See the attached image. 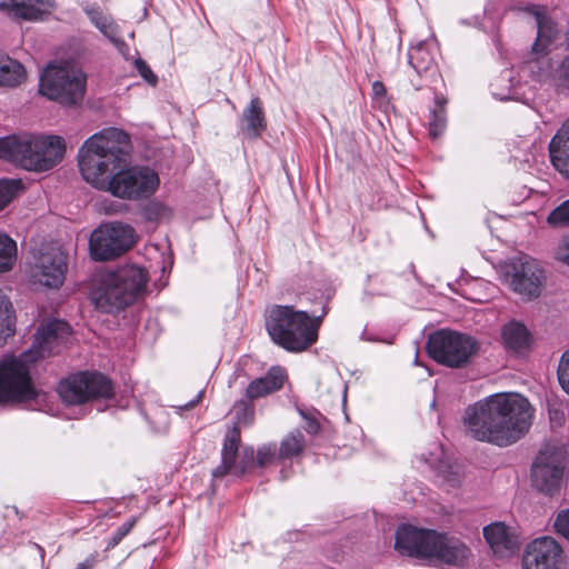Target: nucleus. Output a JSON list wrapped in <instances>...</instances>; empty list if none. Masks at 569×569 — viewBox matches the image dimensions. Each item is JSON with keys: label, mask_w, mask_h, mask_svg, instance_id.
Returning a JSON list of instances; mask_svg holds the SVG:
<instances>
[{"label": "nucleus", "mask_w": 569, "mask_h": 569, "mask_svg": "<svg viewBox=\"0 0 569 569\" xmlns=\"http://www.w3.org/2000/svg\"><path fill=\"white\" fill-rule=\"evenodd\" d=\"M565 553L552 537L543 536L530 541L523 551L522 569H562Z\"/></svg>", "instance_id": "dca6fc26"}, {"label": "nucleus", "mask_w": 569, "mask_h": 569, "mask_svg": "<svg viewBox=\"0 0 569 569\" xmlns=\"http://www.w3.org/2000/svg\"><path fill=\"white\" fill-rule=\"evenodd\" d=\"M130 137L118 128H108L88 138L78 152L82 178L98 190L106 191L120 167L127 166Z\"/></svg>", "instance_id": "7ed1b4c3"}, {"label": "nucleus", "mask_w": 569, "mask_h": 569, "mask_svg": "<svg viewBox=\"0 0 569 569\" xmlns=\"http://www.w3.org/2000/svg\"><path fill=\"white\" fill-rule=\"evenodd\" d=\"M147 220L159 221L171 217V210L159 201L149 202L143 210Z\"/></svg>", "instance_id": "e433bc0d"}, {"label": "nucleus", "mask_w": 569, "mask_h": 569, "mask_svg": "<svg viewBox=\"0 0 569 569\" xmlns=\"http://www.w3.org/2000/svg\"><path fill=\"white\" fill-rule=\"evenodd\" d=\"M438 538L435 558L451 565H460L468 559L470 550L463 542L441 533H438Z\"/></svg>", "instance_id": "b1692460"}, {"label": "nucleus", "mask_w": 569, "mask_h": 569, "mask_svg": "<svg viewBox=\"0 0 569 569\" xmlns=\"http://www.w3.org/2000/svg\"><path fill=\"white\" fill-rule=\"evenodd\" d=\"M532 419L529 401L519 393H496L469 406L463 416L472 439L507 447L523 437Z\"/></svg>", "instance_id": "f257e3e1"}, {"label": "nucleus", "mask_w": 569, "mask_h": 569, "mask_svg": "<svg viewBox=\"0 0 569 569\" xmlns=\"http://www.w3.org/2000/svg\"><path fill=\"white\" fill-rule=\"evenodd\" d=\"M76 569H91V566L83 562V563H80Z\"/></svg>", "instance_id": "8fccbe9b"}, {"label": "nucleus", "mask_w": 569, "mask_h": 569, "mask_svg": "<svg viewBox=\"0 0 569 569\" xmlns=\"http://www.w3.org/2000/svg\"><path fill=\"white\" fill-rule=\"evenodd\" d=\"M528 13L532 14L536 19L537 24V39L532 44L533 50L538 51V49L547 50L548 46L556 38L557 29L556 24L546 14L543 8L539 6H528L523 9Z\"/></svg>", "instance_id": "393cba45"}, {"label": "nucleus", "mask_w": 569, "mask_h": 569, "mask_svg": "<svg viewBox=\"0 0 569 569\" xmlns=\"http://www.w3.org/2000/svg\"><path fill=\"white\" fill-rule=\"evenodd\" d=\"M69 335L70 327L66 321L51 320L37 330L29 350L19 357L4 356L0 361V403L36 398L38 392L30 377V365L57 352Z\"/></svg>", "instance_id": "f03ea898"}, {"label": "nucleus", "mask_w": 569, "mask_h": 569, "mask_svg": "<svg viewBox=\"0 0 569 569\" xmlns=\"http://www.w3.org/2000/svg\"><path fill=\"white\" fill-rule=\"evenodd\" d=\"M567 41H568V44H569V30H568V33H567Z\"/></svg>", "instance_id": "3c124183"}, {"label": "nucleus", "mask_w": 569, "mask_h": 569, "mask_svg": "<svg viewBox=\"0 0 569 569\" xmlns=\"http://www.w3.org/2000/svg\"><path fill=\"white\" fill-rule=\"evenodd\" d=\"M555 257L557 260L569 266V234L563 237L556 249Z\"/></svg>", "instance_id": "a18cd8bd"}, {"label": "nucleus", "mask_w": 569, "mask_h": 569, "mask_svg": "<svg viewBox=\"0 0 569 569\" xmlns=\"http://www.w3.org/2000/svg\"><path fill=\"white\" fill-rule=\"evenodd\" d=\"M372 94L375 99H383L386 96V87L380 81H375L372 83Z\"/></svg>", "instance_id": "de8ad7c7"}, {"label": "nucleus", "mask_w": 569, "mask_h": 569, "mask_svg": "<svg viewBox=\"0 0 569 569\" xmlns=\"http://www.w3.org/2000/svg\"><path fill=\"white\" fill-rule=\"evenodd\" d=\"M441 475L443 481L448 483L449 487H457L461 483L463 475L460 466L450 465L446 470H441Z\"/></svg>", "instance_id": "a19ab883"}, {"label": "nucleus", "mask_w": 569, "mask_h": 569, "mask_svg": "<svg viewBox=\"0 0 569 569\" xmlns=\"http://www.w3.org/2000/svg\"><path fill=\"white\" fill-rule=\"evenodd\" d=\"M39 92L62 104H77L86 92V76L68 66L49 64L40 77Z\"/></svg>", "instance_id": "6e6552de"}, {"label": "nucleus", "mask_w": 569, "mask_h": 569, "mask_svg": "<svg viewBox=\"0 0 569 569\" xmlns=\"http://www.w3.org/2000/svg\"><path fill=\"white\" fill-rule=\"evenodd\" d=\"M557 533L569 540V509L560 511L553 522Z\"/></svg>", "instance_id": "79ce46f5"}, {"label": "nucleus", "mask_w": 569, "mask_h": 569, "mask_svg": "<svg viewBox=\"0 0 569 569\" xmlns=\"http://www.w3.org/2000/svg\"><path fill=\"white\" fill-rule=\"evenodd\" d=\"M447 99L441 94L435 96V109L430 112L429 119V134L432 139L440 137L447 127L446 116Z\"/></svg>", "instance_id": "c756f323"}, {"label": "nucleus", "mask_w": 569, "mask_h": 569, "mask_svg": "<svg viewBox=\"0 0 569 569\" xmlns=\"http://www.w3.org/2000/svg\"><path fill=\"white\" fill-rule=\"evenodd\" d=\"M479 348L480 345L473 337L447 329L431 333L426 343L428 355L438 363L450 368L467 366Z\"/></svg>", "instance_id": "0eeeda50"}, {"label": "nucleus", "mask_w": 569, "mask_h": 569, "mask_svg": "<svg viewBox=\"0 0 569 569\" xmlns=\"http://www.w3.org/2000/svg\"><path fill=\"white\" fill-rule=\"evenodd\" d=\"M136 242L134 229L122 222L99 226L90 236L89 249L97 261H108L127 252Z\"/></svg>", "instance_id": "9d476101"}, {"label": "nucleus", "mask_w": 569, "mask_h": 569, "mask_svg": "<svg viewBox=\"0 0 569 569\" xmlns=\"http://www.w3.org/2000/svg\"><path fill=\"white\" fill-rule=\"evenodd\" d=\"M299 412L301 417L306 420V431L310 435H316L320 429L319 422L315 418L308 416L305 411L300 410Z\"/></svg>", "instance_id": "49530a36"}, {"label": "nucleus", "mask_w": 569, "mask_h": 569, "mask_svg": "<svg viewBox=\"0 0 569 569\" xmlns=\"http://www.w3.org/2000/svg\"><path fill=\"white\" fill-rule=\"evenodd\" d=\"M531 58L526 62V69L536 81L548 84L555 89L557 63L549 57L547 50L531 51Z\"/></svg>", "instance_id": "aec40b11"}, {"label": "nucleus", "mask_w": 569, "mask_h": 569, "mask_svg": "<svg viewBox=\"0 0 569 569\" xmlns=\"http://www.w3.org/2000/svg\"><path fill=\"white\" fill-rule=\"evenodd\" d=\"M286 379L284 370L280 367H272L266 376L251 381L246 390V396L250 399H258L279 390Z\"/></svg>", "instance_id": "5701e85b"}, {"label": "nucleus", "mask_w": 569, "mask_h": 569, "mask_svg": "<svg viewBox=\"0 0 569 569\" xmlns=\"http://www.w3.org/2000/svg\"><path fill=\"white\" fill-rule=\"evenodd\" d=\"M134 67L139 74L150 84L156 86L158 82V77L153 73L150 67L147 64L144 60L141 58H137L134 60Z\"/></svg>", "instance_id": "37998d69"}, {"label": "nucleus", "mask_w": 569, "mask_h": 569, "mask_svg": "<svg viewBox=\"0 0 569 569\" xmlns=\"http://www.w3.org/2000/svg\"><path fill=\"white\" fill-rule=\"evenodd\" d=\"M266 127L267 122L262 101L258 97L252 98L249 106L242 111L240 118V131L247 138L256 139L261 136Z\"/></svg>", "instance_id": "4be33fe9"}, {"label": "nucleus", "mask_w": 569, "mask_h": 569, "mask_svg": "<svg viewBox=\"0 0 569 569\" xmlns=\"http://www.w3.org/2000/svg\"><path fill=\"white\" fill-rule=\"evenodd\" d=\"M502 340L508 349L521 351L529 346V331L522 323L511 321L502 328Z\"/></svg>", "instance_id": "cd10ccee"}, {"label": "nucleus", "mask_w": 569, "mask_h": 569, "mask_svg": "<svg viewBox=\"0 0 569 569\" xmlns=\"http://www.w3.org/2000/svg\"><path fill=\"white\" fill-rule=\"evenodd\" d=\"M29 276L34 283L48 288L62 286L68 270L66 253L58 246H43L31 252Z\"/></svg>", "instance_id": "ddd939ff"}, {"label": "nucleus", "mask_w": 569, "mask_h": 569, "mask_svg": "<svg viewBox=\"0 0 569 569\" xmlns=\"http://www.w3.org/2000/svg\"><path fill=\"white\" fill-rule=\"evenodd\" d=\"M58 392L68 405H80L94 399L113 396L111 381L99 372H78L59 383Z\"/></svg>", "instance_id": "f8f14e48"}, {"label": "nucleus", "mask_w": 569, "mask_h": 569, "mask_svg": "<svg viewBox=\"0 0 569 569\" xmlns=\"http://www.w3.org/2000/svg\"><path fill=\"white\" fill-rule=\"evenodd\" d=\"M26 79L24 67L7 54L0 53V87H17Z\"/></svg>", "instance_id": "bb28decb"}, {"label": "nucleus", "mask_w": 569, "mask_h": 569, "mask_svg": "<svg viewBox=\"0 0 569 569\" xmlns=\"http://www.w3.org/2000/svg\"><path fill=\"white\" fill-rule=\"evenodd\" d=\"M278 448L276 443L262 445L257 450L256 462L259 467H266L279 460Z\"/></svg>", "instance_id": "4c0bfd02"}, {"label": "nucleus", "mask_w": 569, "mask_h": 569, "mask_svg": "<svg viewBox=\"0 0 569 569\" xmlns=\"http://www.w3.org/2000/svg\"><path fill=\"white\" fill-rule=\"evenodd\" d=\"M305 448V437L300 430L289 432L280 442L279 460L292 459L301 453Z\"/></svg>", "instance_id": "7c9ffc66"}, {"label": "nucleus", "mask_w": 569, "mask_h": 569, "mask_svg": "<svg viewBox=\"0 0 569 569\" xmlns=\"http://www.w3.org/2000/svg\"><path fill=\"white\" fill-rule=\"evenodd\" d=\"M12 305L0 289V346L14 332Z\"/></svg>", "instance_id": "2f4dec72"}, {"label": "nucleus", "mask_w": 569, "mask_h": 569, "mask_svg": "<svg viewBox=\"0 0 569 569\" xmlns=\"http://www.w3.org/2000/svg\"><path fill=\"white\" fill-rule=\"evenodd\" d=\"M568 463V451L559 442H547L539 450L532 467L533 486L541 492L553 495L563 483V473Z\"/></svg>", "instance_id": "1a4fd4ad"}, {"label": "nucleus", "mask_w": 569, "mask_h": 569, "mask_svg": "<svg viewBox=\"0 0 569 569\" xmlns=\"http://www.w3.org/2000/svg\"><path fill=\"white\" fill-rule=\"evenodd\" d=\"M159 183V176L151 168L127 164L119 168L106 191L121 199L138 200L153 194Z\"/></svg>", "instance_id": "9b49d317"}, {"label": "nucleus", "mask_w": 569, "mask_h": 569, "mask_svg": "<svg viewBox=\"0 0 569 569\" xmlns=\"http://www.w3.org/2000/svg\"><path fill=\"white\" fill-rule=\"evenodd\" d=\"M83 12L87 14L90 22L106 37L117 50L127 58L129 47L121 38V30L119 24L112 16L103 11L97 4L87 3L83 6Z\"/></svg>", "instance_id": "a211bd4d"}, {"label": "nucleus", "mask_w": 569, "mask_h": 569, "mask_svg": "<svg viewBox=\"0 0 569 569\" xmlns=\"http://www.w3.org/2000/svg\"><path fill=\"white\" fill-rule=\"evenodd\" d=\"M547 221L551 226L569 224V200L563 201L555 208L548 216Z\"/></svg>", "instance_id": "58836bf2"}, {"label": "nucleus", "mask_w": 569, "mask_h": 569, "mask_svg": "<svg viewBox=\"0 0 569 569\" xmlns=\"http://www.w3.org/2000/svg\"><path fill=\"white\" fill-rule=\"evenodd\" d=\"M549 153L556 170L569 177V118L551 139Z\"/></svg>", "instance_id": "412c9836"}, {"label": "nucleus", "mask_w": 569, "mask_h": 569, "mask_svg": "<svg viewBox=\"0 0 569 569\" xmlns=\"http://www.w3.org/2000/svg\"><path fill=\"white\" fill-rule=\"evenodd\" d=\"M17 261V243L8 234L0 232V273L12 270Z\"/></svg>", "instance_id": "473e14b6"}, {"label": "nucleus", "mask_w": 569, "mask_h": 569, "mask_svg": "<svg viewBox=\"0 0 569 569\" xmlns=\"http://www.w3.org/2000/svg\"><path fill=\"white\" fill-rule=\"evenodd\" d=\"M203 395H204V391L200 390L193 400H191L187 405H184V408L186 409L193 408L202 399Z\"/></svg>", "instance_id": "09e8293b"}, {"label": "nucleus", "mask_w": 569, "mask_h": 569, "mask_svg": "<svg viewBox=\"0 0 569 569\" xmlns=\"http://www.w3.org/2000/svg\"><path fill=\"white\" fill-rule=\"evenodd\" d=\"M438 533L432 530L417 529L412 526H401L396 532V549L411 557H433Z\"/></svg>", "instance_id": "f3484780"}, {"label": "nucleus", "mask_w": 569, "mask_h": 569, "mask_svg": "<svg viewBox=\"0 0 569 569\" xmlns=\"http://www.w3.org/2000/svg\"><path fill=\"white\" fill-rule=\"evenodd\" d=\"M22 188L23 184L19 179L0 180V210L11 202Z\"/></svg>", "instance_id": "f704fd0d"}, {"label": "nucleus", "mask_w": 569, "mask_h": 569, "mask_svg": "<svg viewBox=\"0 0 569 569\" xmlns=\"http://www.w3.org/2000/svg\"><path fill=\"white\" fill-rule=\"evenodd\" d=\"M513 87L512 72L506 70L491 83L492 94L501 101L513 99Z\"/></svg>", "instance_id": "72a5a7b5"}, {"label": "nucleus", "mask_w": 569, "mask_h": 569, "mask_svg": "<svg viewBox=\"0 0 569 569\" xmlns=\"http://www.w3.org/2000/svg\"><path fill=\"white\" fill-rule=\"evenodd\" d=\"M558 380L561 388L569 395V349L560 358Z\"/></svg>", "instance_id": "ea45409f"}, {"label": "nucleus", "mask_w": 569, "mask_h": 569, "mask_svg": "<svg viewBox=\"0 0 569 569\" xmlns=\"http://www.w3.org/2000/svg\"><path fill=\"white\" fill-rule=\"evenodd\" d=\"M556 87L558 93L569 96V56L557 63Z\"/></svg>", "instance_id": "c9c22d12"}, {"label": "nucleus", "mask_w": 569, "mask_h": 569, "mask_svg": "<svg viewBox=\"0 0 569 569\" xmlns=\"http://www.w3.org/2000/svg\"><path fill=\"white\" fill-rule=\"evenodd\" d=\"M240 431L233 427L226 433L221 450V465L212 471L213 479L223 477L227 473L241 476L253 468L257 462L252 447H246L238 452Z\"/></svg>", "instance_id": "2eb2a0df"}, {"label": "nucleus", "mask_w": 569, "mask_h": 569, "mask_svg": "<svg viewBox=\"0 0 569 569\" xmlns=\"http://www.w3.org/2000/svg\"><path fill=\"white\" fill-rule=\"evenodd\" d=\"M64 152V140L59 136L23 133L0 138V158L30 171L52 169Z\"/></svg>", "instance_id": "39448f33"}, {"label": "nucleus", "mask_w": 569, "mask_h": 569, "mask_svg": "<svg viewBox=\"0 0 569 569\" xmlns=\"http://www.w3.org/2000/svg\"><path fill=\"white\" fill-rule=\"evenodd\" d=\"M147 271L136 264H124L104 273L92 290L91 299L102 312L113 313L133 303L144 291Z\"/></svg>", "instance_id": "423d86ee"}, {"label": "nucleus", "mask_w": 569, "mask_h": 569, "mask_svg": "<svg viewBox=\"0 0 569 569\" xmlns=\"http://www.w3.org/2000/svg\"><path fill=\"white\" fill-rule=\"evenodd\" d=\"M435 39L419 41L412 44L408 52V61L418 74L429 71L435 64Z\"/></svg>", "instance_id": "a878e982"}, {"label": "nucleus", "mask_w": 569, "mask_h": 569, "mask_svg": "<svg viewBox=\"0 0 569 569\" xmlns=\"http://www.w3.org/2000/svg\"><path fill=\"white\" fill-rule=\"evenodd\" d=\"M327 313L326 307L319 316H310L292 306L273 305L267 309L266 329L277 346L289 352H302L318 340Z\"/></svg>", "instance_id": "20e7f679"}, {"label": "nucleus", "mask_w": 569, "mask_h": 569, "mask_svg": "<svg viewBox=\"0 0 569 569\" xmlns=\"http://www.w3.org/2000/svg\"><path fill=\"white\" fill-rule=\"evenodd\" d=\"M134 521H127L122 523L111 536L108 541L107 548H114L120 541L130 532L133 527Z\"/></svg>", "instance_id": "c03bdc74"}, {"label": "nucleus", "mask_w": 569, "mask_h": 569, "mask_svg": "<svg viewBox=\"0 0 569 569\" xmlns=\"http://www.w3.org/2000/svg\"><path fill=\"white\" fill-rule=\"evenodd\" d=\"M483 536L495 552L510 550L512 548V539L508 532L506 525L495 522L483 528Z\"/></svg>", "instance_id": "c85d7f7f"}, {"label": "nucleus", "mask_w": 569, "mask_h": 569, "mask_svg": "<svg viewBox=\"0 0 569 569\" xmlns=\"http://www.w3.org/2000/svg\"><path fill=\"white\" fill-rule=\"evenodd\" d=\"M502 279L515 293L531 300L540 295L545 273L536 259L522 256L505 267Z\"/></svg>", "instance_id": "4468645a"}, {"label": "nucleus", "mask_w": 569, "mask_h": 569, "mask_svg": "<svg viewBox=\"0 0 569 569\" xmlns=\"http://www.w3.org/2000/svg\"><path fill=\"white\" fill-rule=\"evenodd\" d=\"M56 8L54 0H8L0 2V10L8 16L26 21H37L50 14Z\"/></svg>", "instance_id": "6ab92c4d"}]
</instances>
